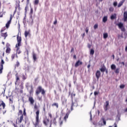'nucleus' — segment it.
Returning <instances> with one entry per match:
<instances>
[{
  "label": "nucleus",
  "instance_id": "3c124183",
  "mask_svg": "<svg viewBox=\"0 0 127 127\" xmlns=\"http://www.w3.org/2000/svg\"><path fill=\"white\" fill-rule=\"evenodd\" d=\"M12 17H13V15L12 16V15L11 14L10 19L9 20V21H11V19H12Z\"/></svg>",
  "mask_w": 127,
  "mask_h": 127
},
{
  "label": "nucleus",
  "instance_id": "a211bd4d",
  "mask_svg": "<svg viewBox=\"0 0 127 127\" xmlns=\"http://www.w3.org/2000/svg\"><path fill=\"white\" fill-rule=\"evenodd\" d=\"M52 107H56L57 109H58L59 108V105L57 103H54L53 104H52Z\"/></svg>",
  "mask_w": 127,
  "mask_h": 127
},
{
  "label": "nucleus",
  "instance_id": "79ce46f5",
  "mask_svg": "<svg viewBox=\"0 0 127 127\" xmlns=\"http://www.w3.org/2000/svg\"><path fill=\"white\" fill-rule=\"evenodd\" d=\"M98 28V24H95L94 26V29H97Z\"/></svg>",
  "mask_w": 127,
  "mask_h": 127
},
{
  "label": "nucleus",
  "instance_id": "6e6552de",
  "mask_svg": "<svg viewBox=\"0 0 127 127\" xmlns=\"http://www.w3.org/2000/svg\"><path fill=\"white\" fill-rule=\"evenodd\" d=\"M43 123L46 127H48V125H49V123H50V121L49 120V119L46 118L43 120Z\"/></svg>",
  "mask_w": 127,
  "mask_h": 127
},
{
  "label": "nucleus",
  "instance_id": "4c0bfd02",
  "mask_svg": "<svg viewBox=\"0 0 127 127\" xmlns=\"http://www.w3.org/2000/svg\"><path fill=\"white\" fill-rule=\"evenodd\" d=\"M102 120L103 121V123L104 126H106V124H107L106 120L104 118H102Z\"/></svg>",
  "mask_w": 127,
  "mask_h": 127
},
{
  "label": "nucleus",
  "instance_id": "1a4fd4ad",
  "mask_svg": "<svg viewBox=\"0 0 127 127\" xmlns=\"http://www.w3.org/2000/svg\"><path fill=\"white\" fill-rule=\"evenodd\" d=\"M6 53H10L11 49H10V45L9 43H7L6 44Z\"/></svg>",
  "mask_w": 127,
  "mask_h": 127
},
{
  "label": "nucleus",
  "instance_id": "bb28decb",
  "mask_svg": "<svg viewBox=\"0 0 127 127\" xmlns=\"http://www.w3.org/2000/svg\"><path fill=\"white\" fill-rule=\"evenodd\" d=\"M108 35L107 33H105L103 34V38H104V39L108 38Z\"/></svg>",
  "mask_w": 127,
  "mask_h": 127
},
{
  "label": "nucleus",
  "instance_id": "f03ea898",
  "mask_svg": "<svg viewBox=\"0 0 127 127\" xmlns=\"http://www.w3.org/2000/svg\"><path fill=\"white\" fill-rule=\"evenodd\" d=\"M17 43L15 45L16 55L17 54H20L21 53V51L19 50V49H20V46H21V37H19V36H17Z\"/></svg>",
  "mask_w": 127,
  "mask_h": 127
},
{
  "label": "nucleus",
  "instance_id": "7ed1b4c3",
  "mask_svg": "<svg viewBox=\"0 0 127 127\" xmlns=\"http://www.w3.org/2000/svg\"><path fill=\"white\" fill-rule=\"evenodd\" d=\"M75 96H76V94L75 93H72L71 94L72 103L71 104L70 111L73 110V108H74V107H78V102H77V100L73 101V97H75Z\"/></svg>",
  "mask_w": 127,
  "mask_h": 127
},
{
  "label": "nucleus",
  "instance_id": "9d476101",
  "mask_svg": "<svg viewBox=\"0 0 127 127\" xmlns=\"http://www.w3.org/2000/svg\"><path fill=\"white\" fill-rule=\"evenodd\" d=\"M95 75L97 80H99L101 77V71L100 70H97Z\"/></svg>",
  "mask_w": 127,
  "mask_h": 127
},
{
  "label": "nucleus",
  "instance_id": "a878e982",
  "mask_svg": "<svg viewBox=\"0 0 127 127\" xmlns=\"http://www.w3.org/2000/svg\"><path fill=\"white\" fill-rule=\"evenodd\" d=\"M111 68L112 70H116V65L114 64H112L111 66Z\"/></svg>",
  "mask_w": 127,
  "mask_h": 127
},
{
  "label": "nucleus",
  "instance_id": "c756f323",
  "mask_svg": "<svg viewBox=\"0 0 127 127\" xmlns=\"http://www.w3.org/2000/svg\"><path fill=\"white\" fill-rule=\"evenodd\" d=\"M21 115H23L22 114V111L21 110H19L18 113V116L20 117V116H21Z\"/></svg>",
  "mask_w": 127,
  "mask_h": 127
},
{
  "label": "nucleus",
  "instance_id": "393cba45",
  "mask_svg": "<svg viewBox=\"0 0 127 127\" xmlns=\"http://www.w3.org/2000/svg\"><path fill=\"white\" fill-rule=\"evenodd\" d=\"M53 123L55 126L57 125V122L56 121V118H54L53 120Z\"/></svg>",
  "mask_w": 127,
  "mask_h": 127
},
{
  "label": "nucleus",
  "instance_id": "412c9836",
  "mask_svg": "<svg viewBox=\"0 0 127 127\" xmlns=\"http://www.w3.org/2000/svg\"><path fill=\"white\" fill-rule=\"evenodd\" d=\"M116 18H117V14H116V13L111 16V19H116Z\"/></svg>",
  "mask_w": 127,
  "mask_h": 127
},
{
  "label": "nucleus",
  "instance_id": "a18cd8bd",
  "mask_svg": "<svg viewBox=\"0 0 127 127\" xmlns=\"http://www.w3.org/2000/svg\"><path fill=\"white\" fill-rule=\"evenodd\" d=\"M26 76L25 75H23L22 79L23 80H26Z\"/></svg>",
  "mask_w": 127,
  "mask_h": 127
},
{
  "label": "nucleus",
  "instance_id": "7c9ffc66",
  "mask_svg": "<svg viewBox=\"0 0 127 127\" xmlns=\"http://www.w3.org/2000/svg\"><path fill=\"white\" fill-rule=\"evenodd\" d=\"M59 124L60 127L63 125V121L61 120V118H60Z\"/></svg>",
  "mask_w": 127,
  "mask_h": 127
},
{
  "label": "nucleus",
  "instance_id": "a19ab883",
  "mask_svg": "<svg viewBox=\"0 0 127 127\" xmlns=\"http://www.w3.org/2000/svg\"><path fill=\"white\" fill-rule=\"evenodd\" d=\"M113 5L114 6L116 7L118 5V2L117 1H115L114 3H113Z\"/></svg>",
  "mask_w": 127,
  "mask_h": 127
},
{
  "label": "nucleus",
  "instance_id": "09e8293b",
  "mask_svg": "<svg viewBox=\"0 0 127 127\" xmlns=\"http://www.w3.org/2000/svg\"><path fill=\"white\" fill-rule=\"evenodd\" d=\"M87 47H88V48H91V47H92V45L90 44H88L87 45Z\"/></svg>",
  "mask_w": 127,
  "mask_h": 127
},
{
  "label": "nucleus",
  "instance_id": "69168bd1",
  "mask_svg": "<svg viewBox=\"0 0 127 127\" xmlns=\"http://www.w3.org/2000/svg\"><path fill=\"white\" fill-rule=\"evenodd\" d=\"M45 106H44V107H43V111H44V112H45Z\"/></svg>",
  "mask_w": 127,
  "mask_h": 127
},
{
  "label": "nucleus",
  "instance_id": "0eeeda50",
  "mask_svg": "<svg viewBox=\"0 0 127 127\" xmlns=\"http://www.w3.org/2000/svg\"><path fill=\"white\" fill-rule=\"evenodd\" d=\"M118 26H119V28L121 29L122 31H123L124 32L126 31V28H125V27H124V24L119 23L118 24Z\"/></svg>",
  "mask_w": 127,
  "mask_h": 127
},
{
  "label": "nucleus",
  "instance_id": "b1692460",
  "mask_svg": "<svg viewBox=\"0 0 127 127\" xmlns=\"http://www.w3.org/2000/svg\"><path fill=\"white\" fill-rule=\"evenodd\" d=\"M25 37L26 38L28 35H29V31H25Z\"/></svg>",
  "mask_w": 127,
  "mask_h": 127
},
{
  "label": "nucleus",
  "instance_id": "f257e3e1",
  "mask_svg": "<svg viewBox=\"0 0 127 127\" xmlns=\"http://www.w3.org/2000/svg\"><path fill=\"white\" fill-rule=\"evenodd\" d=\"M34 110L37 111L36 112V122L34 123V126H35V127H36L38 126L39 123H40V121L39 120V113H40V111L38 109V106L36 104L34 106Z\"/></svg>",
  "mask_w": 127,
  "mask_h": 127
},
{
  "label": "nucleus",
  "instance_id": "5701e85b",
  "mask_svg": "<svg viewBox=\"0 0 127 127\" xmlns=\"http://www.w3.org/2000/svg\"><path fill=\"white\" fill-rule=\"evenodd\" d=\"M15 56H16V58H18V57L17 56V55H16L15 54H13L11 55V57L12 60H13V59H14V58L15 57Z\"/></svg>",
  "mask_w": 127,
  "mask_h": 127
},
{
  "label": "nucleus",
  "instance_id": "bf43d9fd",
  "mask_svg": "<svg viewBox=\"0 0 127 127\" xmlns=\"http://www.w3.org/2000/svg\"><path fill=\"white\" fill-rule=\"evenodd\" d=\"M5 29V28L1 29V32H3V31H4Z\"/></svg>",
  "mask_w": 127,
  "mask_h": 127
},
{
  "label": "nucleus",
  "instance_id": "8fccbe9b",
  "mask_svg": "<svg viewBox=\"0 0 127 127\" xmlns=\"http://www.w3.org/2000/svg\"><path fill=\"white\" fill-rule=\"evenodd\" d=\"M97 95H99V93L97 92V91L94 92V96H97Z\"/></svg>",
  "mask_w": 127,
  "mask_h": 127
},
{
  "label": "nucleus",
  "instance_id": "aec40b11",
  "mask_svg": "<svg viewBox=\"0 0 127 127\" xmlns=\"http://www.w3.org/2000/svg\"><path fill=\"white\" fill-rule=\"evenodd\" d=\"M11 22V21H8L6 23L5 25V27H6V28H8L9 27V25L10 24Z\"/></svg>",
  "mask_w": 127,
  "mask_h": 127
},
{
  "label": "nucleus",
  "instance_id": "c9c22d12",
  "mask_svg": "<svg viewBox=\"0 0 127 127\" xmlns=\"http://www.w3.org/2000/svg\"><path fill=\"white\" fill-rule=\"evenodd\" d=\"M30 18H32V8H31V11L30 13Z\"/></svg>",
  "mask_w": 127,
  "mask_h": 127
},
{
  "label": "nucleus",
  "instance_id": "f704fd0d",
  "mask_svg": "<svg viewBox=\"0 0 127 127\" xmlns=\"http://www.w3.org/2000/svg\"><path fill=\"white\" fill-rule=\"evenodd\" d=\"M109 11H110L111 12H113V11H114V7H110L109 8Z\"/></svg>",
  "mask_w": 127,
  "mask_h": 127
},
{
  "label": "nucleus",
  "instance_id": "dca6fc26",
  "mask_svg": "<svg viewBox=\"0 0 127 127\" xmlns=\"http://www.w3.org/2000/svg\"><path fill=\"white\" fill-rule=\"evenodd\" d=\"M107 68H106V66H105V65H103L100 69V71L101 72H102L104 73V72H105V71H106V69Z\"/></svg>",
  "mask_w": 127,
  "mask_h": 127
},
{
  "label": "nucleus",
  "instance_id": "39448f33",
  "mask_svg": "<svg viewBox=\"0 0 127 127\" xmlns=\"http://www.w3.org/2000/svg\"><path fill=\"white\" fill-rule=\"evenodd\" d=\"M110 106V102L109 101H106L103 106L105 112H107L109 110V107Z\"/></svg>",
  "mask_w": 127,
  "mask_h": 127
},
{
  "label": "nucleus",
  "instance_id": "49530a36",
  "mask_svg": "<svg viewBox=\"0 0 127 127\" xmlns=\"http://www.w3.org/2000/svg\"><path fill=\"white\" fill-rule=\"evenodd\" d=\"M16 81H18V80H19V78L18 77V75H17V73L16 74Z\"/></svg>",
  "mask_w": 127,
  "mask_h": 127
},
{
  "label": "nucleus",
  "instance_id": "4be33fe9",
  "mask_svg": "<svg viewBox=\"0 0 127 127\" xmlns=\"http://www.w3.org/2000/svg\"><path fill=\"white\" fill-rule=\"evenodd\" d=\"M124 2H125V1H120L118 5V7H121V6L124 4Z\"/></svg>",
  "mask_w": 127,
  "mask_h": 127
},
{
  "label": "nucleus",
  "instance_id": "e433bc0d",
  "mask_svg": "<svg viewBox=\"0 0 127 127\" xmlns=\"http://www.w3.org/2000/svg\"><path fill=\"white\" fill-rule=\"evenodd\" d=\"M2 36L4 37V39H5V38L7 37V34L6 33H3Z\"/></svg>",
  "mask_w": 127,
  "mask_h": 127
},
{
  "label": "nucleus",
  "instance_id": "6ab92c4d",
  "mask_svg": "<svg viewBox=\"0 0 127 127\" xmlns=\"http://www.w3.org/2000/svg\"><path fill=\"white\" fill-rule=\"evenodd\" d=\"M107 21H108V16H105L103 18V22L105 23Z\"/></svg>",
  "mask_w": 127,
  "mask_h": 127
},
{
  "label": "nucleus",
  "instance_id": "f3484780",
  "mask_svg": "<svg viewBox=\"0 0 127 127\" xmlns=\"http://www.w3.org/2000/svg\"><path fill=\"white\" fill-rule=\"evenodd\" d=\"M69 115H70V112H67L66 113V114H65V116L64 117V121H66L67 119H68V117H69Z\"/></svg>",
  "mask_w": 127,
  "mask_h": 127
},
{
  "label": "nucleus",
  "instance_id": "473e14b6",
  "mask_svg": "<svg viewBox=\"0 0 127 127\" xmlns=\"http://www.w3.org/2000/svg\"><path fill=\"white\" fill-rule=\"evenodd\" d=\"M38 100H39L40 102H42V96H38Z\"/></svg>",
  "mask_w": 127,
  "mask_h": 127
},
{
  "label": "nucleus",
  "instance_id": "603ef678",
  "mask_svg": "<svg viewBox=\"0 0 127 127\" xmlns=\"http://www.w3.org/2000/svg\"><path fill=\"white\" fill-rule=\"evenodd\" d=\"M86 33H88L89 32V28H86L85 30Z\"/></svg>",
  "mask_w": 127,
  "mask_h": 127
},
{
  "label": "nucleus",
  "instance_id": "5fc2aeb1",
  "mask_svg": "<svg viewBox=\"0 0 127 127\" xmlns=\"http://www.w3.org/2000/svg\"><path fill=\"white\" fill-rule=\"evenodd\" d=\"M51 126H52V120H51L50 121L49 127H51Z\"/></svg>",
  "mask_w": 127,
  "mask_h": 127
},
{
  "label": "nucleus",
  "instance_id": "680f3d73",
  "mask_svg": "<svg viewBox=\"0 0 127 127\" xmlns=\"http://www.w3.org/2000/svg\"><path fill=\"white\" fill-rule=\"evenodd\" d=\"M91 67V64H88V65H87V68H88V69H90V67Z\"/></svg>",
  "mask_w": 127,
  "mask_h": 127
},
{
  "label": "nucleus",
  "instance_id": "423d86ee",
  "mask_svg": "<svg viewBox=\"0 0 127 127\" xmlns=\"http://www.w3.org/2000/svg\"><path fill=\"white\" fill-rule=\"evenodd\" d=\"M3 64H4V61L2 59L1 60V63L0 64V74L2 73V70H3Z\"/></svg>",
  "mask_w": 127,
  "mask_h": 127
},
{
  "label": "nucleus",
  "instance_id": "6e6d98bb",
  "mask_svg": "<svg viewBox=\"0 0 127 127\" xmlns=\"http://www.w3.org/2000/svg\"><path fill=\"white\" fill-rule=\"evenodd\" d=\"M29 85V83H27L26 84V87H27V89H28L29 87L28 85Z\"/></svg>",
  "mask_w": 127,
  "mask_h": 127
},
{
  "label": "nucleus",
  "instance_id": "de8ad7c7",
  "mask_svg": "<svg viewBox=\"0 0 127 127\" xmlns=\"http://www.w3.org/2000/svg\"><path fill=\"white\" fill-rule=\"evenodd\" d=\"M49 117L50 118V119H52L53 117H52V114L51 113H49Z\"/></svg>",
  "mask_w": 127,
  "mask_h": 127
},
{
  "label": "nucleus",
  "instance_id": "20e7f679",
  "mask_svg": "<svg viewBox=\"0 0 127 127\" xmlns=\"http://www.w3.org/2000/svg\"><path fill=\"white\" fill-rule=\"evenodd\" d=\"M40 93H41L43 96H45V90L42 88V87L39 86L37 88L36 94L37 96H38Z\"/></svg>",
  "mask_w": 127,
  "mask_h": 127
},
{
  "label": "nucleus",
  "instance_id": "4468645a",
  "mask_svg": "<svg viewBox=\"0 0 127 127\" xmlns=\"http://www.w3.org/2000/svg\"><path fill=\"white\" fill-rule=\"evenodd\" d=\"M62 105H65V104H66V103H67V99H65V97H62Z\"/></svg>",
  "mask_w": 127,
  "mask_h": 127
},
{
  "label": "nucleus",
  "instance_id": "37998d69",
  "mask_svg": "<svg viewBox=\"0 0 127 127\" xmlns=\"http://www.w3.org/2000/svg\"><path fill=\"white\" fill-rule=\"evenodd\" d=\"M29 101L30 102L31 104H32V97H29Z\"/></svg>",
  "mask_w": 127,
  "mask_h": 127
},
{
  "label": "nucleus",
  "instance_id": "cd10ccee",
  "mask_svg": "<svg viewBox=\"0 0 127 127\" xmlns=\"http://www.w3.org/2000/svg\"><path fill=\"white\" fill-rule=\"evenodd\" d=\"M94 53H95V51L94 50V49H91L90 50V55H94Z\"/></svg>",
  "mask_w": 127,
  "mask_h": 127
},
{
  "label": "nucleus",
  "instance_id": "338daca9",
  "mask_svg": "<svg viewBox=\"0 0 127 127\" xmlns=\"http://www.w3.org/2000/svg\"><path fill=\"white\" fill-rule=\"evenodd\" d=\"M125 51H127V46L125 48Z\"/></svg>",
  "mask_w": 127,
  "mask_h": 127
},
{
  "label": "nucleus",
  "instance_id": "58836bf2",
  "mask_svg": "<svg viewBox=\"0 0 127 127\" xmlns=\"http://www.w3.org/2000/svg\"><path fill=\"white\" fill-rule=\"evenodd\" d=\"M125 84H121L120 86V88L121 89H124V88H125Z\"/></svg>",
  "mask_w": 127,
  "mask_h": 127
},
{
  "label": "nucleus",
  "instance_id": "ea45409f",
  "mask_svg": "<svg viewBox=\"0 0 127 127\" xmlns=\"http://www.w3.org/2000/svg\"><path fill=\"white\" fill-rule=\"evenodd\" d=\"M19 65H20L19 63L18 62V61H17L16 64L15 65V67H18V66H19Z\"/></svg>",
  "mask_w": 127,
  "mask_h": 127
},
{
  "label": "nucleus",
  "instance_id": "c03bdc74",
  "mask_svg": "<svg viewBox=\"0 0 127 127\" xmlns=\"http://www.w3.org/2000/svg\"><path fill=\"white\" fill-rule=\"evenodd\" d=\"M23 115L24 116H26V112L25 108H24V110H23Z\"/></svg>",
  "mask_w": 127,
  "mask_h": 127
},
{
  "label": "nucleus",
  "instance_id": "0e129e2a",
  "mask_svg": "<svg viewBox=\"0 0 127 127\" xmlns=\"http://www.w3.org/2000/svg\"><path fill=\"white\" fill-rule=\"evenodd\" d=\"M25 54H27V55H28V51H26L25 52Z\"/></svg>",
  "mask_w": 127,
  "mask_h": 127
},
{
  "label": "nucleus",
  "instance_id": "052dcab7",
  "mask_svg": "<svg viewBox=\"0 0 127 127\" xmlns=\"http://www.w3.org/2000/svg\"><path fill=\"white\" fill-rule=\"evenodd\" d=\"M114 127H118V125H117V123H114Z\"/></svg>",
  "mask_w": 127,
  "mask_h": 127
},
{
  "label": "nucleus",
  "instance_id": "f8f14e48",
  "mask_svg": "<svg viewBox=\"0 0 127 127\" xmlns=\"http://www.w3.org/2000/svg\"><path fill=\"white\" fill-rule=\"evenodd\" d=\"M18 123L21 124V123L23 121V115H20V116H18Z\"/></svg>",
  "mask_w": 127,
  "mask_h": 127
},
{
  "label": "nucleus",
  "instance_id": "2eb2a0df",
  "mask_svg": "<svg viewBox=\"0 0 127 127\" xmlns=\"http://www.w3.org/2000/svg\"><path fill=\"white\" fill-rule=\"evenodd\" d=\"M124 21H127V11H125L124 13Z\"/></svg>",
  "mask_w": 127,
  "mask_h": 127
},
{
  "label": "nucleus",
  "instance_id": "ddd939ff",
  "mask_svg": "<svg viewBox=\"0 0 127 127\" xmlns=\"http://www.w3.org/2000/svg\"><path fill=\"white\" fill-rule=\"evenodd\" d=\"M82 64H83V62H80V60H78L74 64V66L75 67H78V66H80V65H82Z\"/></svg>",
  "mask_w": 127,
  "mask_h": 127
},
{
  "label": "nucleus",
  "instance_id": "2f4dec72",
  "mask_svg": "<svg viewBox=\"0 0 127 127\" xmlns=\"http://www.w3.org/2000/svg\"><path fill=\"white\" fill-rule=\"evenodd\" d=\"M115 72L116 73V74H119V73H120V68H117V69L115 70Z\"/></svg>",
  "mask_w": 127,
  "mask_h": 127
},
{
  "label": "nucleus",
  "instance_id": "9b49d317",
  "mask_svg": "<svg viewBox=\"0 0 127 127\" xmlns=\"http://www.w3.org/2000/svg\"><path fill=\"white\" fill-rule=\"evenodd\" d=\"M5 107V103L3 102V101H1V103L0 104V111L1 110V109H4Z\"/></svg>",
  "mask_w": 127,
  "mask_h": 127
},
{
  "label": "nucleus",
  "instance_id": "e2e57ef3",
  "mask_svg": "<svg viewBox=\"0 0 127 127\" xmlns=\"http://www.w3.org/2000/svg\"><path fill=\"white\" fill-rule=\"evenodd\" d=\"M73 51H74V48H71L70 52H73Z\"/></svg>",
  "mask_w": 127,
  "mask_h": 127
},
{
  "label": "nucleus",
  "instance_id": "72a5a7b5",
  "mask_svg": "<svg viewBox=\"0 0 127 127\" xmlns=\"http://www.w3.org/2000/svg\"><path fill=\"white\" fill-rule=\"evenodd\" d=\"M39 3V0H35V1L34 2V4L35 5H37Z\"/></svg>",
  "mask_w": 127,
  "mask_h": 127
},
{
  "label": "nucleus",
  "instance_id": "864d4df0",
  "mask_svg": "<svg viewBox=\"0 0 127 127\" xmlns=\"http://www.w3.org/2000/svg\"><path fill=\"white\" fill-rule=\"evenodd\" d=\"M54 24H55V25H56V24H57V19H56V20L54 21Z\"/></svg>",
  "mask_w": 127,
  "mask_h": 127
},
{
  "label": "nucleus",
  "instance_id": "c85d7f7f",
  "mask_svg": "<svg viewBox=\"0 0 127 127\" xmlns=\"http://www.w3.org/2000/svg\"><path fill=\"white\" fill-rule=\"evenodd\" d=\"M33 58L34 62H35V61H36V60H37V58H36V55L34 54L33 55Z\"/></svg>",
  "mask_w": 127,
  "mask_h": 127
},
{
  "label": "nucleus",
  "instance_id": "774afa93",
  "mask_svg": "<svg viewBox=\"0 0 127 127\" xmlns=\"http://www.w3.org/2000/svg\"><path fill=\"white\" fill-rule=\"evenodd\" d=\"M105 71H106V74H108V69H106L105 70Z\"/></svg>",
  "mask_w": 127,
  "mask_h": 127
},
{
  "label": "nucleus",
  "instance_id": "13d9d810",
  "mask_svg": "<svg viewBox=\"0 0 127 127\" xmlns=\"http://www.w3.org/2000/svg\"><path fill=\"white\" fill-rule=\"evenodd\" d=\"M73 59H77V57L76 56V55H73Z\"/></svg>",
  "mask_w": 127,
  "mask_h": 127
},
{
  "label": "nucleus",
  "instance_id": "4d7b16f0",
  "mask_svg": "<svg viewBox=\"0 0 127 127\" xmlns=\"http://www.w3.org/2000/svg\"><path fill=\"white\" fill-rule=\"evenodd\" d=\"M9 101H10V103H11V104H12V100H11V98H9Z\"/></svg>",
  "mask_w": 127,
  "mask_h": 127
}]
</instances>
